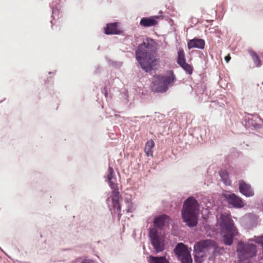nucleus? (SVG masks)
I'll return each mask as SVG.
<instances>
[{"label":"nucleus","instance_id":"nucleus-1","mask_svg":"<svg viewBox=\"0 0 263 263\" xmlns=\"http://www.w3.org/2000/svg\"><path fill=\"white\" fill-rule=\"evenodd\" d=\"M136 60L145 72L151 71L158 63L157 51L153 39L147 37L135 51Z\"/></svg>","mask_w":263,"mask_h":263},{"label":"nucleus","instance_id":"nucleus-2","mask_svg":"<svg viewBox=\"0 0 263 263\" xmlns=\"http://www.w3.org/2000/svg\"><path fill=\"white\" fill-rule=\"evenodd\" d=\"M199 205L197 200L192 196L184 201L181 216L183 221L190 228L195 227L198 223Z\"/></svg>","mask_w":263,"mask_h":263},{"label":"nucleus","instance_id":"nucleus-3","mask_svg":"<svg viewBox=\"0 0 263 263\" xmlns=\"http://www.w3.org/2000/svg\"><path fill=\"white\" fill-rule=\"evenodd\" d=\"M176 80V77L173 71L171 70L167 76H158L153 81L152 89L156 92L163 93L166 91L170 85L173 84Z\"/></svg>","mask_w":263,"mask_h":263},{"label":"nucleus","instance_id":"nucleus-4","mask_svg":"<svg viewBox=\"0 0 263 263\" xmlns=\"http://www.w3.org/2000/svg\"><path fill=\"white\" fill-rule=\"evenodd\" d=\"M257 253L256 246L252 243H245L239 241L237 245V254L240 263L256 256Z\"/></svg>","mask_w":263,"mask_h":263},{"label":"nucleus","instance_id":"nucleus-5","mask_svg":"<svg viewBox=\"0 0 263 263\" xmlns=\"http://www.w3.org/2000/svg\"><path fill=\"white\" fill-rule=\"evenodd\" d=\"M214 245V240L205 239L196 242L194 246L193 255L196 263H202L206 257L205 251L210 250V246Z\"/></svg>","mask_w":263,"mask_h":263},{"label":"nucleus","instance_id":"nucleus-6","mask_svg":"<svg viewBox=\"0 0 263 263\" xmlns=\"http://www.w3.org/2000/svg\"><path fill=\"white\" fill-rule=\"evenodd\" d=\"M191 251V249L182 242L178 243L174 249V253L181 263H192Z\"/></svg>","mask_w":263,"mask_h":263},{"label":"nucleus","instance_id":"nucleus-7","mask_svg":"<svg viewBox=\"0 0 263 263\" xmlns=\"http://www.w3.org/2000/svg\"><path fill=\"white\" fill-rule=\"evenodd\" d=\"M149 236L155 252L158 253L163 251L164 249V239L158 234V231L155 229H150Z\"/></svg>","mask_w":263,"mask_h":263},{"label":"nucleus","instance_id":"nucleus-8","mask_svg":"<svg viewBox=\"0 0 263 263\" xmlns=\"http://www.w3.org/2000/svg\"><path fill=\"white\" fill-rule=\"evenodd\" d=\"M222 232L236 230L234 222L229 214L221 213L218 219Z\"/></svg>","mask_w":263,"mask_h":263},{"label":"nucleus","instance_id":"nucleus-9","mask_svg":"<svg viewBox=\"0 0 263 263\" xmlns=\"http://www.w3.org/2000/svg\"><path fill=\"white\" fill-rule=\"evenodd\" d=\"M224 200L233 208L240 209L245 206L242 198L232 193H227L223 194Z\"/></svg>","mask_w":263,"mask_h":263},{"label":"nucleus","instance_id":"nucleus-10","mask_svg":"<svg viewBox=\"0 0 263 263\" xmlns=\"http://www.w3.org/2000/svg\"><path fill=\"white\" fill-rule=\"evenodd\" d=\"M112 190L111 193V200L114 210H116L118 215H120L121 212V206L120 204V200L122 199L121 196L120 194L118 186L115 189H111Z\"/></svg>","mask_w":263,"mask_h":263},{"label":"nucleus","instance_id":"nucleus-11","mask_svg":"<svg viewBox=\"0 0 263 263\" xmlns=\"http://www.w3.org/2000/svg\"><path fill=\"white\" fill-rule=\"evenodd\" d=\"M239 190L241 194L247 197L254 196V191L250 184L247 183L244 180H240L238 182Z\"/></svg>","mask_w":263,"mask_h":263},{"label":"nucleus","instance_id":"nucleus-12","mask_svg":"<svg viewBox=\"0 0 263 263\" xmlns=\"http://www.w3.org/2000/svg\"><path fill=\"white\" fill-rule=\"evenodd\" d=\"M159 17L157 15L143 17L140 21V25L144 27L154 26L158 24Z\"/></svg>","mask_w":263,"mask_h":263},{"label":"nucleus","instance_id":"nucleus-13","mask_svg":"<svg viewBox=\"0 0 263 263\" xmlns=\"http://www.w3.org/2000/svg\"><path fill=\"white\" fill-rule=\"evenodd\" d=\"M105 181L108 182V184L111 189L117 188V185L116 183V177L115 176V172L113 168L109 166L106 175L104 176Z\"/></svg>","mask_w":263,"mask_h":263},{"label":"nucleus","instance_id":"nucleus-14","mask_svg":"<svg viewBox=\"0 0 263 263\" xmlns=\"http://www.w3.org/2000/svg\"><path fill=\"white\" fill-rule=\"evenodd\" d=\"M205 44V43L203 39L194 37L187 41V48L189 49L198 48L202 50L204 48Z\"/></svg>","mask_w":263,"mask_h":263},{"label":"nucleus","instance_id":"nucleus-15","mask_svg":"<svg viewBox=\"0 0 263 263\" xmlns=\"http://www.w3.org/2000/svg\"><path fill=\"white\" fill-rule=\"evenodd\" d=\"M236 230L222 232V241L227 246H231L233 244L234 237L236 235Z\"/></svg>","mask_w":263,"mask_h":263},{"label":"nucleus","instance_id":"nucleus-16","mask_svg":"<svg viewBox=\"0 0 263 263\" xmlns=\"http://www.w3.org/2000/svg\"><path fill=\"white\" fill-rule=\"evenodd\" d=\"M170 218L168 216L163 214L156 216L154 220V224L158 228H162L169 223Z\"/></svg>","mask_w":263,"mask_h":263},{"label":"nucleus","instance_id":"nucleus-17","mask_svg":"<svg viewBox=\"0 0 263 263\" xmlns=\"http://www.w3.org/2000/svg\"><path fill=\"white\" fill-rule=\"evenodd\" d=\"M242 124L247 128H259L261 127V125L257 123L255 120L249 116L244 117L242 121Z\"/></svg>","mask_w":263,"mask_h":263},{"label":"nucleus","instance_id":"nucleus-18","mask_svg":"<svg viewBox=\"0 0 263 263\" xmlns=\"http://www.w3.org/2000/svg\"><path fill=\"white\" fill-rule=\"evenodd\" d=\"M120 31L118 29L117 23L107 24L104 28V33L106 34H119Z\"/></svg>","mask_w":263,"mask_h":263},{"label":"nucleus","instance_id":"nucleus-19","mask_svg":"<svg viewBox=\"0 0 263 263\" xmlns=\"http://www.w3.org/2000/svg\"><path fill=\"white\" fill-rule=\"evenodd\" d=\"M59 2L60 0H56L54 2H52V3L50 4V6L52 9V17L53 19L59 18L60 8V6L59 5Z\"/></svg>","mask_w":263,"mask_h":263},{"label":"nucleus","instance_id":"nucleus-20","mask_svg":"<svg viewBox=\"0 0 263 263\" xmlns=\"http://www.w3.org/2000/svg\"><path fill=\"white\" fill-rule=\"evenodd\" d=\"M149 263H170L165 256H153L150 255L147 257Z\"/></svg>","mask_w":263,"mask_h":263},{"label":"nucleus","instance_id":"nucleus-21","mask_svg":"<svg viewBox=\"0 0 263 263\" xmlns=\"http://www.w3.org/2000/svg\"><path fill=\"white\" fill-rule=\"evenodd\" d=\"M210 249H213L212 254L216 256L222 254L224 252V248L223 247L218 246L215 241H214V245L210 246Z\"/></svg>","mask_w":263,"mask_h":263},{"label":"nucleus","instance_id":"nucleus-22","mask_svg":"<svg viewBox=\"0 0 263 263\" xmlns=\"http://www.w3.org/2000/svg\"><path fill=\"white\" fill-rule=\"evenodd\" d=\"M248 51L255 65L257 67H260L261 65V61L258 54L251 49H249Z\"/></svg>","mask_w":263,"mask_h":263},{"label":"nucleus","instance_id":"nucleus-23","mask_svg":"<svg viewBox=\"0 0 263 263\" xmlns=\"http://www.w3.org/2000/svg\"><path fill=\"white\" fill-rule=\"evenodd\" d=\"M219 175L223 183L226 185H230L231 181L229 178L228 173L226 171H221L219 172Z\"/></svg>","mask_w":263,"mask_h":263},{"label":"nucleus","instance_id":"nucleus-24","mask_svg":"<svg viewBox=\"0 0 263 263\" xmlns=\"http://www.w3.org/2000/svg\"><path fill=\"white\" fill-rule=\"evenodd\" d=\"M177 62L179 66H182L181 64L186 62L184 52L182 49L178 51Z\"/></svg>","mask_w":263,"mask_h":263},{"label":"nucleus","instance_id":"nucleus-25","mask_svg":"<svg viewBox=\"0 0 263 263\" xmlns=\"http://www.w3.org/2000/svg\"><path fill=\"white\" fill-rule=\"evenodd\" d=\"M182 66H180L188 74H191L193 72V67L187 63L186 62L183 64H181Z\"/></svg>","mask_w":263,"mask_h":263},{"label":"nucleus","instance_id":"nucleus-26","mask_svg":"<svg viewBox=\"0 0 263 263\" xmlns=\"http://www.w3.org/2000/svg\"><path fill=\"white\" fill-rule=\"evenodd\" d=\"M154 145L155 143L154 141L153 140H149L146 143L144 148L152 149V148L154 147Z\"/></svg>","mask_w":263,"mask_h":263},{"label":"nucleus","instance_id":"nucleus-27","mask_svg":"<svg viewBox=\"0 0 263 263\" xmlns=\"http://www.w3.org/2000/svg\"><path fill=\"white\" fill-rule=\"evenodd\" d=\"M144 152L146 153L147 156H153V151L151 149H147L144 148Z\"/></svg>","mask_w":263,"mask_h":263},{"label":"nucleus","instance_id":"nucleus-28","mask_svg":"<svg viewBox=\"0 0 263 263\" xmlns=\"http://www.w3.org/2000/svg\"><path fill=\"white\" fill-rule=\"evenodd\" d=\"M81 263H95L94 261L89 259H84Z\"/></svg>","mask_w":263,"mask_h":263},{"label":"nucleus","instance_id":"nucleus-29","mask_svg":"<svg viewBox=\"0 0 263 263\" xmlns=\"http://www.w3.org/2000/svg\"><path fill=\"white\" fill-rule=\"evenodd\" d=\"M224 60L225 61H226L227 63H228L230 60H231V57L230 55H228L227 56L225 57L224 58Z\"/></svg>","mask_w":263,"mask_h":263},{"label":"nucleus","instance_id":"nucleus-30","mask_svg":"<svg viewBox=\"0 0 263 263\" xmlns=\"http://www.w3.org/2000/svg\"><path fill=\"white\" fill-rule=\"evenodd\" d=\"M103 93H104V96H105V97H107V95H108V93H107V87H105L103 89Z\"/></svg>","mask_w":263,"mask_h":263},{"label":"nucleus","instance_id":"nucleus-31","mask_svg":"<svg viewBox=\"0 0 263 263\" xmlns=\"http://www.w3.org/2000/svg\"><path fill=\"white\" fill-rule=\"evenodd\" d=\"M254 117H255V116H254ZM256 119H258V120H261V119H260V118H259L258 117H257V116L256 117Z\"/></svg>","mask_w":263,"mask_h":263},{"label":"nucleus","instance_id":"nucleus-32","mask_svg":"<svg viewBox=\"0 0 263 263\" xmlns=\"http://www.w3.org/2000/svg\"><path fill=\"white\" fill-rule=\"evenodd\" d=\"M261 204H262V211H263V201L262 202Z\"/></svg>","mask_w":263,"mask_h":263},{"label":"nucleus","instance_id":"nucleus-33","mask_svg":"<svg viewBox=\"0 0 263 263\" xmlns=\"http://www.w3.org/2000/svg\"><path fill=\"white\" fill-rule=\"evenodd\" d=\"M51 23L52 24H53L52 21H51Z\"/></svg>","mask_w":263,"mask_h":263}]
</instances>
